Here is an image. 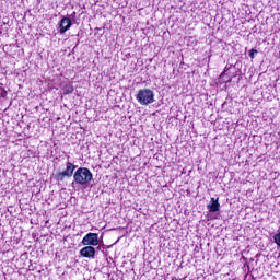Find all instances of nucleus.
Masks as SVG:
<instances>
[{
  "mask_svg": "<svg viewBox=\"0 0 280 280\" xmlns=\"http://www.w3.org/2000/svg\"><path fill=\"white\" fill-rule=\"evenodd\" d=\"M73 178L77 185L86 187V185L93 180V173H91V170L86 167H80L74 172Z\"/></svg>",
  "mask_w": 280,
  "mask_h": 280,
  "instance_id": "obj_1",
  "label": "nucleus"
},
{
  "mask_svg": "<svg viewBox=\"0 0 280 280\" xmlns=\"http://www.w3.org/2000/svg\"><path fill=\"white\" fill-rule=\"evenodd\" d=\"M255 54H257V50H256V49H252V50L249 51V57H250V58H255Z\"/></svg>",
  "mask_w": 280,
  "mask_h": 280,
  "instance_id": "obj_11",
  "label": "nucleus"
},
{
  "mask_svg": "<svg viewBox=\"0 0 280 280\" xmlns=\"http://www.w3.org/2000/svg\"><path fill=\"white\" fill-rule=\"evenodd\" d=\"M63 95H71L73 93V84H68L62 89Z\"/></svg>",
  "mask_w": 280,
  "mask_h": 280,
  "instance_id": "obj_8",
  "label": "nucleus"
},
{
  "mask_svg": "<svg viewBox=\"0 0 280 280\" xmlns=\"http://www.w3.org/2000/svg\"><path fill=\"white\" fill-rule=\"evenodd\" d=\"M81 244L83 246H98L100 241H98V235L97 233H88L83 238Z\"/></svg>",
  "mask_w": 280,
  "mask_h": 280,
  "instance_id": "obj_4",
  "label": "nucleus"
},
{
  "mask_svg": "<svg viewBox=\"0 0 280 280\" xmlns=\"http://www.w3.org/2000/svg\"><path fill=\"white\" fill-rule=\"evenodd\" d=\"M225 78H226V72H222V73L220 74V80H222V81L225 82V83L231 82V78H228V79H225Z\"/></svg>",
  "mask_w": 280,
  "mask_h": 280,
  "instance_id": "obj_9",
  "label": "nucleus"
},
{
  "mask_svg": "<svg viewBox=\"0 0 280 280\" xmlns=\"http://www.w3.org/2000/svg\"><path fill=\"white\" fill-rule=\"evenodd\" d=\"M75 167L77 166L73 163H71L70 161H67L66 170L59 171L56 173L55 175L56 180H58L59 183H62L65 178H71V176H73V173L75 172Z\"/></svg>",
  "mask_w": 280,
  "mask_h": 280,
  "instance_id": "obj_3",
  "label": "nucleus"
},
{
  "mask_svg": "<svg viewBox=\"0 0 280 280\" xmlns=\"http://www.w3.org/2000/svg\"><path fill=\"white\" fill-rule=\"evenodd\" d=\"M136 100L141 104V106H149V104H154V91L151 89H141L138 91Z\"/></svg>",
  "mask_w": 280,
  "mask_h": 280,
  "instance_id": "obj_2",
  "label": "nucleus"
},
{
  "mask_svg": "<svg viewBox=\"0 0 280 280\" xmlns=\"http://www.w3.org/2000/svg\"><path fill=\"white\" fill-rule=\"evenodd\" d=\"M71 25H73V23L71 22V19L62 18L57 24V30L59 34H65L69 32V30H71Z\"/></svg>",
  "mask_w": 280,
  "mask_h": 280,
  "instance_id": "obj_5",
  "label": "nucleus"
},
{
  "mask_svg": "<svg viewBox=\"0 0 280 280\" xmlns=\"http://www.w3.org/2000/svg\"><path fill=\"white\" fill-rule=\"evenodd\" d=\"M207 209L210 213H217V211H220V198L212 197Z\"/></svg>",
  "mask_w": 280,
  "mask_h": 280,
  "instance_id": "obj_7",
  "label": "nucleus"
},
{
  "mask_svg": "<svg viewBox=\"0 0 280 280\" xmlns=\"http://www.w3.org/2000/svg\"><path fill=\"white\" fill-rule=\"evenodd\" d=\"M0 97L5 98L8 97V91L5 89L0 88Z\"/></svg>",
  "mask_w": 280,
  "mask_h": 280,
  "instance_id": "obj_10",
  "label": "nucleus"
},
{
  "mask_svg": "<svg viewBox=\"0 0 280 280\" xmlns=\"http://www.w3.org/2000/svg\"><path fill=\"white\" fill-rule=\"evenodd\" d=\"M81 257H86L88 259H95V247L86 245L80 250Z\"/></svg>",
  "mask_w": 280,
  "mask_h": 280,
  "instance_id": "obj_6",
  "label": "nucleus"
}]
</instances>
